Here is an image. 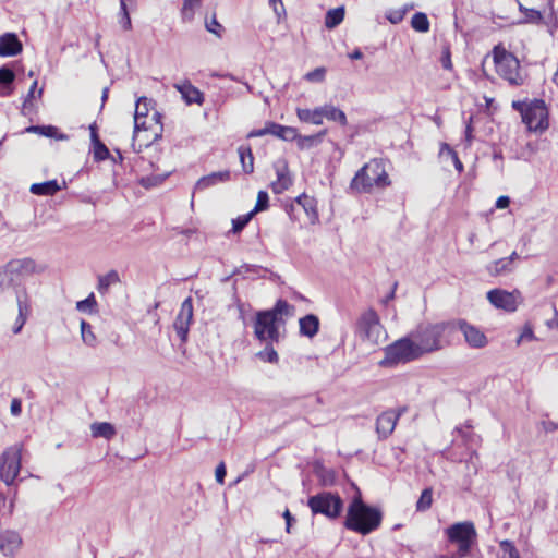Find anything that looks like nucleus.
<instances>
[{
	"label": "nucleus",
	"instance_id": "f257e3e1",
	"mask_svg": "<svg viewBox=\"0 0 558 558\" xmlns=\"http://www.w3.org/2000/svg\"><path fill=\"white\" fill-rule=\"evenodd\" d=\"M454 325L447 322L421 323L409 333L421 356L440 351L452 343Z\"/></svg>",
	"mask_w": 558,
	"mask_h": 558
},
{
	"label": "nucleus",
	"instance_id": "f03ea898",
	"mask_svg": "<svg viewBox=\"0 0 558 558\" xmlns=\"http://www.w3.org/2000/svg\"><path fill=\"white\" fill-rule=\"evenodd\" d=\"M293 314L294 306L282 299H279L272 308L256 312L254 320L255 337L260 342H279V327L284 324L283 317H290Z\"/></svg>",
	"mask_w": 558,
	"mask_h": 558
},
{
	"label": "nucleus",
	"instance_id": "7ed1b4c3",
	"mask_svg": "<svg viewBox=\"0 0 558 558\" xmlns=\"http://www.w3.org/2000/svg\"><path fill=\"white\" fill-rule=\"evenodd\" d=\"M391 184L381 159H372L365 163L350 182V190L356 194H371Z\"/></svg>",
	"mask_w": 558,
	"mask_h": 558
},
{
	"label": "nucleus",
	"instance_id": "20e7f679",
	"mask_svg": "<svg viewBox=\"0 0 558 558\" xmlns=\"http://www.w3.org/2000/svg\"><path fill=\"white\" fill-rule=\"evenodd\" d=\"M381 512L366 505L361 496L355 497L348 507L344 526L362 535H367L378 529L381 523Z\"/></svg>",
	"mask_w": 558,
	"mask_h": 558
},
{
	"label": "nucleus",
	"instance_id": "39448f33",
	"mask_svg": "<svg viewBox=\"0 0 558 558\" xmlns=\"http://www.w3.org/2000/svg\"><path fill=\"white\" fill-rule=\"evenodd\" d=\"M384 352L385 357L379 362L383 367H392L422 357L410 333L386 347Z\"/></svg>",
	"mask_w": 558,
	"mask_h": 558
},
{
	"label": "nucleus",
	"instance_id": "423d86ee",
	"mask_svg": "<svg viewBox=\"0 0 558 558\" xmlns=\"http://www.w3.org/2000/svg\"><path fill=\"white\" fill-rule=\"evenodd\" d=\"M497 73L512 86H521L525 75L521 72L518 58L500 46L493 49Z\"/></svg>",
	"mask_w": 558,
	"mask_h": 558
},
{
	"label": "nucleus",
	"instance_id": "0eeeda50",
	"mask_svg": "<svg viewBox=\"0 0 558 558\" xmlns=\"http://www.w3.org/2000/svg\"><path fill=\"white\" fill-rule=\"evenodd\" d=\"M307 506L313 514H324L329 519H337L343 509V501L337 493L320 492L307 499Z\"/></svg>",
	"mask_w": 558,
	"mask_h": 558
},
{
	"label": "nucleus",
	"instance_id": "6e6552de",
	"mask_svg": "<svg viewBox=\"0 0 558 558\" xmlns=\"http://www.w3.org/2000/svg\"><path fill=\"white\" fill-rule=\"evenodd\" d=\"M445 533L450 543L458 545L459 557L466 556L476 539L475 526L470 521L454 523Z\"/></svg>",
	"mask_w": 558,
	"mask_h": 558
},
{
	"label": "nucleus",
	"instance_id": "1a4fd4ad",
	"mask_svg": "<svg viewBox=\"0 0 558 558\" xmlns=\"http://www.w3.org/2000/svg\"><path fill=\"white\" fill-rule=\"evenodd\" d=\"M356 332L363 340L372 344H378L386 338L379 316L373 308H368L360 316L356 323Z\"/></svg>",
	"mask_w": 558,
	"mask_h": 558
},
{
	"label": "nucleus",
	"instance_id": "9d476101",
	"mask_svg": "<svg viewBox=\"0 0 558 558\" xmlns=\"http://www.w3.org/2000/svg\"><path fill=\"white\" fill-rule=\"evenodd\" d=\"M22 445L7 448L0 457V478L8 486L12 485L21 470Z\"/></svg>",
	"mask_w": 558,
	"mask_h": 558
},
{
	"label": "nucleus",
	"instance_id": "9b49d317",
	"mask_svg": "<svg viewBox=\"0 0 558 558\" xmlns=\"http://www.w3.org/2000/svg\"><path fill=\"white\" fill-rule=\"evenodd\" d=\"M522 122L530 132L543 133L549 126L548 110L545 101L535 99L529 102V108L524 109Z\"/></svg>",
	"mask_w": 558,
	"mask_h": 558
},
{
	"label": "nucleus",
	"instance_id": "f8f14e48",
	"mask_svg": "<svg viewBox=\"0 0 558 558\" xmlns=\"http://www.w3.org/2000/svg\"><path fill=\"white\" fill-rule=\"evenodd\" d=\"M450 324L454 325L453 335L461 331L466 343L472 348H484L487 344V338L477 327L470 325L464 319H453Z\"/></svg>",
	"mask_w": 558,
	"mask_h": 558
},
{
	"label": "nucleus",
	"instance_id": "ddd939ff",
	"mask_svg": "<svg viewBox=\"0 0 558 558\" xmlns=\"http://www.w3.org/2000/svg\"><path fill=\"white\" fill-rule=\"evenodd\" d=\"M193 320V300L186 298L180 307L179 314L174 320L173 328L182 342H186L190 325Z\"/></svg>",
	"mask_w": 558,
	"mask_h": 558
},
{
	"label": "nucleus",
	"instance_id": "4468645a",
	"mask_svg": "<svg viewBox=\"0 0 558 558\" xmlns=\"http://www.w3.org/2000/svg\"><path fill=\"white\" fill-rule=\"evenodd\" d=\"M520 292H508L502 289H493L487 292L488 301L497 308L514 312L518 308Z\"/></svg>",
	"mask_w": 558,
	"mask_h": 558
},
{
	"label": "nucleus",
	"instance_id": "2eb2a0df",
	"mask_svg": "<svg viewBox=\"0 0 558 558\" xmlns=\"http://www.w3.org/2000/svg\"><path fill=\"white\" fill-rule=\"evenodd\" d=\"M16 303H17V317L15 319L12 331L17 335L22 331L28 316L31 315V298L25 288H19L15 290Z\"/></svg>",
	"mask_w": 558,
	"mask_h": 558
},
{
	"label": "nucleus",
	"instance_id": "dca6fc26",
	"mask_svg": "<svg viewBox=\"0 0 558 558\" xmlns=\"http://www.w3.org/2000/svg\"><path fill=\"white\" fill-rule=\"evenodd\" d=\"M23 539L16 531L7 530L0 533V553L9 558H14L21 550Z\"/></svg>",
	"mask_w": 558,
	"mask_h": 558
},
{
	"label": "nucleus",
	"instance_id": "f3484780",
	"mask_svg": "<svg viewBox=\"0 0 558 558\" xmlns=\"http://www.w3.org/2000/svg\"><path fill=\"white\" fill-rule=\"evenodd\" d=\"M149 100L146 97H141L136 101L135 112H134V134L133 140H135L140 132L148 131L153 128V125H147L146 118L149 112Z\"/></svg>",
	"mask_w": 558,
	"mask_h": 558
},
{
	"label": "nucleus",
	"instance_id": "a211bd4d",
	"mask_svg": "<svg viewBox=\"0 0 558 558\" xmlns=\"http://www.w3.org/2000/svg\"><path fill=\"white\" fill-rule=\"evenodd\" d=\"M399 420V414H395V410H387L383 412L376 420V433L379 439L388 438Z\"/></svg>",
	"mask_w": 558,
	"mask_h": 558
},
{
	"label": "nucleus",
	"instance_id": "6ab92c4d",
	"mask_svg": "<svg viewBox=\"0 0 558 558\" xmlns=\"http://www.w3.org/2000/svg\"><path fill=\"white\" fill-rule=\"evenodd\" d=\"M23 50V44L15 33L0 35V57H15Z\"/></svg>",
	"mask_w": 558,
	"mask_h": 558
},
{
	"label": "nucleus",
	"instance_id": "aec40b11",
	"mask_svg": "<svg viewBox=\"0 0 558 558\" xmlns=\"http://www.w3.org/2000/svg\"><path fill=\"white\" fill-rule=\"evenodd\" d=\"M277 180L271 183L274 193L280 194L292 185V179L289 173L288 165L280 160L275 165Z\"/></svg>",
	"mask_w": 558,
	"mask_h": 558
},
{
	"label": "nucleus",
	"instance_id": "412c9836",
	"mask_svg": "<svg viewBox=\"0 0 558 558\" xmlns=\"http://www.w3.org/2000/svg\"><path fill=\"white\" fill-rule=\"evenodd\" d=\"M35 266V262L31 258L13 259L5 265L8 271L15 278V282L21 277L33 274Z\"/></svg>",
	"mask_w": 558,
	"mask_h": 558
},
{
	"label": "nucleus",
	"instance_id": "4be33fe9",
	"mask_svg": "<svg viewBox=\"0 0 558 558\" xmlns=\"http://www.w3.org/2000/svg\"><path fill=\"white\" fill-rule=\"evenodd\" d=\"M231 178V172L229 170L218 171V172H211L208 175L202 177L195 185V190H206L210 186H214L221 182H227Z\"/></svg>",
	"mask_w": 558,
	"mask_h": 558
},
{
	"label": "nucleus",
	"instance_id": "5701e85b",
	"mask_svg": "<svg viewBox=\"0 0 558 558\" xmlns=\"http://www.w3.org/2000/svg\"><path fill=\"white\" fill-rule=\"evenodd\" d=\"M177 89L181 93L186 104L202 105L204 102V95L198 88L193 86L191 83H184L182 85H175Z\"/></svg>",
	"mask_w": 558,
	"mask_h": 558
},
{
	"label": "nucleus",
	"instance_id": "b1692460",
	"mask_svg": "<svg viewBox=\"0 0 558 558\" xmlns=\"http://www.w3.org/2000/svg\"><path fill=\"white\" fill-rule=\"evenodd\" d=\"M300 333L302 336L313 338L319 330V319L314 314H307L300 318Z\"/></svg>",
	"mask_w": 558,
	"mask_h": 558
},
{
	"label": "nucleus",
	"instance_id": "393cba45",
	"mask_svg": "<svg viewBox=\"0 0 558 558\" xmlns=\"http://www.w3.org/2000/svg\"><path fill=\"white\" fill-rule=\"evenodd\" d=\"M14 80L15 73L9 65L0 68V96L7 97L13 93Z\"/></svg>",
	"mask_w": 558,
	"mask_h": 558
},
{
	"label": "nucleus",
	"instance_id": "a878e982",
	"mask_svg": "<svg viewBox=\"0 0 558 558\" xmlns=\"http://www.w3.org/2000/svg\"><path fill=\"white\" fill-rule=\"evenodd\" d=\"M514 268L515 266L511 265L505 257L486 265V271L493 277L509 275Z\"/></svg>",
	"mask_w": 558,
	"mask_h": 558
},
{
	"label": "nucleus",
	"instance_id": "bb28decb",
	"mask_svg": "<svg viewBox=\"0 0 558 558\" xmlns=\"http://www.w3.org/2000/svg\"><path fill=\"white\" fill-rule=\"evenodd\" d=\"M62 189L57 180H49L32 184L29 191L35 195L52 196Z\"/></svg>",
	"mask_w": 558,
	"mask_h": 558
},
{
	"label": "nucleus",
	"instance_id": "cd10ccee",
	"mask_svg": "<svg viewBox=\"0 0 558 558\" xmlns=\"http://www.w3.org/2000/svg\"><path fill=\"white\" fill-rule=\"evenodd\" d=\"M269 134L283 141H294L298 137V130L276 122H269Z\"/></svg>",
	"mask_w": 558,
	"mask_h": 558
},
{
	"label": "nucleus",
	"instance_id": "c85d7f7f",
	"mask_svg": "<svg viewBox=\"0 0 558 558\" xmlns=\"http://www.w3.org/2000/svg\"><path fill=\"white\" fill-rule=\"evenodd\" d=\"M92 436L94 438L111 439L116 435V428L112 424L107 422H95L90 425Z\"/></svg>",
	"mask_w": 558,
	"mask_h": 558
},
{
	"label": "nucleus",
	"instance_id": "c756f323",
	"mask_svg": "<svg viewBox=\"0 0 558 558\" xmlns=\"http://www.w3.org/2000/svg\"><path fill=\"white\" fill-rule=\"evenodd\" d=\"M296 116L302 122L312 123L315 125L323 123L322 107H317L314 110L299 108L296 110Z\"/></svg>",
	"mask_w": 558,
	"mask_h": 558
},
{
	"label": "nucleus",
	"instance_id": "7c9ffc66",
	"mask_svg": "<svg viewBox=\"0 0 558 558\" xmlns=\"http://www.w3.org/2000/svg\"><path fill=\"white\" fill-rule=\"evenodd\" d=\"M240 161L245 173L254 171V157L250 145H241L238 148Z\"/></svg>",
	"mask_w": 558,
	"mask_h": 558
},
{
	"label": "nucleus",
	"instance_id": "2f4dec72",
	"mask_svg": "<svg viewBox=\"0 0 558 558\" xmlns=\"http://www.w3.org/2000/svg\"><path fill=\"white\" fill-rule=\"evenodd\" d=\"M322 114L323 118H326L327 120L330 121L339 122L341 125H347L348 123L345 113L332 105L322 106Z\"/></svg>",
	"mask_w": 558,
	"mask_h": 558
},
{
	"label": "nucleus",
	"instance_id": "473e14b6",
	"mask_svg": "<svg viewBox=\"0 0 558 558\" xmlns=\"http://www.w3.org/2000/svg\"><path fill=\"white\" fill-rule=\"evenodd\" d=\"M344 19V8L330 9L325 16V26L328 29L337 27Z\"/></svg>",
	"mask_w": 558,
	"mask_h": 558
},
{
	"label": "nucleus",
	"instance_id": "72a5a7b5",
	"mask_svg": "<svg viewBox=\"0 0 558 558\" xmlns=\"http://www.w3.org/2000/svg\"><path fill=\"white\" fill-rule=\"evenodd\" d=\"M202 0H183L181 19L183 22H191L194 19L195 10L201 8Z\"/></svg>",
	"mask_w": 558,
	"mask_h": 558
},
{
	"label": "nucleus",
	"instance_id": "f704fd0d",
	"mask_svg": "<svg viewBox=\"0 0 558 558\" xmlns=\"http://www.w3.org/2000/svg\"><path fill=\"white\" fill-rule=\"evenodd\" d=\"M120 282V277L117 270H110L104 276H99L98 278V291L100 293H106L110 286Z\"/></svg>",
	"mask_w": 558,
	"mask_h": 558
},
{
	"label": "nucleus",
	"instance_id": "c9c22d12",
	"mask_svg": "<svg viewBox=\"0 0 558 558\" xmlns=\"http://www.w3.org/2000/svg\"><path fill=\"white\" fill-rule=\"evenodd\" d=\"M326 130L315 134V135H306L301 136L298 134V137L295 138L298 141V146L300 149H310L313 146L317 145L322 142L323 136L326 134Z\"/></svg>",
	"mask_w": 558,
	"mask_h": 558
},
{
	"label": "nucleus",
	"instance_id": "e433bc0d",
	"mask_svg": "<svg viewBox=\"0 0 558 558\" xmlns=\"http://www.w3.org/2000/svg\"><path fill=\"white\" fill-rule=\"evenodd\" d=\"M411 26L416 32L427 33L429 31L430 24L425 13L417 12L411 19Z\"/></svg>",
	"mask_w": 558,
	"mask_h": 558
},
{
	"label": "nucleus",
	"instance_id": "4c0bfd02",
	"mask_svg": "<svg viewBox=\"0 0 558 558\" xmlns=\"http://www.w3.org/2000/svg\"><path fill=\"white\" fill-rule=\"evenodd\" d=\"M92 140L95 144L94 158L96 160H105L109 156V149L98 138V135L94 129H92Z\"/></svg>",
	"mask_w": 558,
	"mask_h": 558
},
{
	"label": "nucleus",
	"instance_id": "58836bf2",
	"mask_svg": "<svg viewBox=\"0 0 558 558\" xmlns=\"http://www.w3.org/2000/svg\"><path fill=\"white\" fill-rule=\"evenodd\" d=\"M81 336H82L83 342L86 345L92 347V348L96 347L97 338H96V336L94 335V332L92 330L90 324H88L85 320L81 322Z\"/></svg>",
	"mask_w": 558,
	"mask_h": 558
},
{
	"label": "nucleus",
	"instance_id": "ea45409f",
	"mask_svg": "<svg viewBox=\"0 0 558 558\" xmlns=\"http://www.w3.org/2000/svg\"><path fill=\"white\" fill-rule=\"evenodd\" d=\"M296 204L301 205L307 215H317L316 201L306 194H301L295 198Z\"/></svg>",
	"mask_w": 558,
	"mask_h": 558
},
{
	"label": "nucleus",
	"instance_id": "a19ab883",
	"mask_svg": "<svg viewBox=\"0 0 558 558\" xmlns=\"http://www.w3.org/2000/svg\"><path fill=\"white\" fill-rule=\"evenodd\" d=\"M433 502V489L430 487L425 488L417 502H416V510L417 511H426L432 507Z\"/></svg>",
	"mask_w": 558,
	"mask_h": 558
},
{
	"label": "nucleus",
	"instance_id": "79ce46f5",
	"mask_svg": "<svg viewBox=\"0 0 558 558\" xmlns=\"http://www.w3.org/2000/svg\"><path fill=\"white\" fill-rule=\"evenodd\" d=\"M520 12L524 14V22L532 24H539L543 21L541 11L535 9H529L520 4Z\"/></svg>",
	"mask_w": 558,
	"mask_h": 558
},
{
	"label": "nucleus",
	"instance_id": "37998d69",
	"mask_svg": "<svg viewBox=\"0 0 558 558\" xmlns=\"http://www.w3.org/2000/svg\"><path fill=\"white\" fill-rule=\"evenodd\" d=\"M126 1L128 0H120L119 23L123 29L130 31L132 28V21L128 10Z\"/></svg>",
	"mask_w": 558,
	"mask_h": 558
},
{
	"label": "nucleus",
	"instance_id": "c03bdc74",
	"mask_svg": "<svg viewBox=\"0 0 558 558\" xmlns=\"http://www.w3.org/2000/svg\"><path fill=\"white\" fill-rule=\"evenodd\" d=\"M265 343H266L265 349L259 351L257 353V356L264 362L277 363L278 354L272 347L274 343H270V342H265Z\"/></svg>",
	"mask_w": 558,
	"mask_h": 558
},
{
	"label": "nucleus",
	"instance_id": "a18cd8bd",
	"mask_svg": "<svg viewBox=\"0 0 558 558\" xmlns=\"http://www.w3.org/2000/svg\"><path fill=\"white\" fill-rule=\"evenodd\" d=\"M37 87V80H35L27 93V95L24 98L23 105H22V114L27 116L33 111V99L35 98V90Z\"/></svg>",
	"mask_w": 558,
	"mask_h": 558
},
{
	"label": "nucleus",
	"instance_id": "49530a36",
	"mask_svg": "<svg viewBox=\"0 0 558 558\" xmlns=\"http://www.w3.org/2000/svg\"><path fill=\"white\" fill-rule=\"evenodd\" d=\"M161 114L157 111L154 112L151 120L154 121V130L151 138L147 137L146 143L144 145L148 146L154 141L158 140L161 136L162 124L160 122Z\"/></svg>",
	"mask_w": 558,
	"mask_h": 558
},
{
	"label": "nucleus",
	"instance_id": "de8ad7c7",
	"mask_svg": "<svg viewBox=\"0 0 558 558\" xmlns=\"http://www.w3.org/2000/svg\"><path fill=\"white\" fill-rule=\"evenodd\" d=\"M254 217V211H250L246 215L239 216L238 218L232 220V231L234 233L241 232L247 223L251 221V219Z\"/></svg>",
	"mask_w": 558,
	"mask_h": 558
},
{
	"label": "nucleus",
	"instance_id": "09e8293b",
	"mask_svg": "<svg viewBox=\"0 0 558 558\" xmlns=\"http://www.w3.org/2000/svg\"><path fill=\"white\" fill-rule=\"evenodd\" d=\"M97 305L94 293H90L86 299L76 303V310L80 312L93 313Z\"/></svg>",
	"mask_w": 558,
	"mask_h": 558
},
{
	"label": "nucleus",
	"instance_id": "8fccbe9b",
	"mask_svg": "<svg viewBox=\"0 0 558 558\" xmlns=\"http://www.w3.org/2000/svg\"><path fill=\"white\" fill-rule=\"evenodd\" d=\"M15 278L8 271L7 267L0 268V290L14 286Z\"/></svg>",
	"mask_w": 558,
	"mask_h": 558
},
{
	"label": "nucleus",
	"instance_id": "3c124183",
	"mask_svg": "<svg viewBox=\"0 0 558 558\" xmlns=\"http://www.w3.org/2000/svg\"><path fill=\"white\" fill-rule=\"evenodd\" d=\"M40 135L46 137H52L57 140H68V135L63 133H59V130L57 126L53 125H43V131L40 132Z\"/></svg>",
	"mask_w": 558,
	"mask_h": 558
},
{
	"label": "nucleus",
	"instance_id": "603ef678",
	"mask_svg": "<svg viewBox=\"0 0 558 558\" xmlns=\"http://www.w3.org/2000/svg\"><path fill=\"white\" fill-rule=\"evenodd\" d=\"M268 206H269L268 193L266 191H259L257 194L256 205L252 211H254V215H255L258 211H263V210L267 209Z\"/></svg>",
	"mask_w": 558,
	"mask_h": 558
},
{
	"label": "nucleus",
	"instance_id": "864d4df0",
	"mask_svg": "<svg viewBox=\"0 0 558 558\" xmlns=\"http://www.w3.org/2000/svg\"><path fill=\"white\" fill-rule=\"evenodd\" d=\"M500 547L504 553L502 558H520V554L515 546L510 541H502Z\"/></svg>",
	"mask_w": 558,
	"mask_h": 558
},
{
	"label": "nucleus",
	"instance_id": "5fc2aeb1",
	"mask_svg": "<svg viewBox=\"0 0 558 558\" xmlns=\"http://www.w3.org/2000/svg\"><path fill=\"white\" fill-rule=\"evenodd\" d=\"M405 16V10H400V9H391V10H388L386 12V19L391 23V24H399L403 21Z\"/></svg>",
	"mask_w": 558,
	"mask_h": 558
},
{
	"label": "nucleus",
	"instance_id": "6e6d98bb",
	"mask_svg": "<svg viewBox=\"0 0 558 558\" xmlns=\"http://www.w3.org/2000/svg\"><path fill=\"white\" fill-rule=\"evenodd\" d=\"M206 29L217 36H221V32L223 31L222 25L217 21L214 15L209 22H206Z\"/></svg>",
	"mask_w": 558,
	"mask_h": 558
},
{
	"label": "nucleus",
	"instance_id": "4d7b16f0",
	"mask_svg": "<svg viewBox=\"0 0 558 558\" xmlns=\"http://www.w3.org/2000/svg\"><path fill=\"white\" fill-rule=\"evenodd\" d=\"M326 70L324 68H317L305 75V78L310 82H322L325 77Z\"/></svg>",
	"mask_w": 558,
	"mask_h": 558
},
{
	"label": "nucleus",
	"instance_id": "13d9d810",
	"mask_svg": "<svg viewBox=\"0 0 558 558\" xmlns=\"http://www.w3.org/2000/svg\"><path fill=\"white\" fill-rule=\"evenodd\" d=\"M444 150H447L448 154L451 156L453 162H454V167L456 169L459 171V172H462L463 171V163L461 162V160L459 159L457 153L448 145V144H444L442 145V149L441 151Z\"/></svg>",
	"mask_w": 558,
	"mask_h": 558
},
{
	"label": "nucleus",
	"instance_id": "bf43d9fd",
	"mask_svg": "<svg viewBox=\"0 0 558 558\" xmlns=\"http://www.w3.org/2000/svg\"><path fill=\"white\" fill-rule=\"evenodd\" d=\"M472 122H473V117L470 116L468 121H465V132H464L465 133V142H466L468 146H470L473 141Z\"/></svg>",
	"mask_w": 558,
	"mask_h": 558
},
{
	"label": "nucleus",
	"instance_id": "052dcab7",
	"mask_svg": "<svg viewBox=\"0 0 558 558\" xmlns=\"http://www.w3.org/2000/svg\"><path fill=\"white\" fill-rule=\"evenodd\" d=\"M10 412L13 416H20L22 413V401L19 398H13L10 405Z\"/></svg>",
	"mask_w": 558,
	"mask_h": 558
},
{
	"label": "nucleus",
	"instance_id": "680f3d73",
	"mask_svg": "<svg viewBox=\"0 0 558 558\" xmlns=\"http://www.w3.org/2000/svg\"><path fill=\"white\" fill-rule=\"evenodd\" d=\"M227 474L226 465L223 462H221L217 468L215 472L216 481L220 484L225 482V477Z\"/></svg>",
	"mask_w": 558,
	"mask_h": 558
},
{
	"label": "nucleus",
	"instance_id": "e2e57ef3",
	"mask_svg": "<svg viewBox=\"0 0 558 558\" xmlns=\"http://www.w3.org/2000/svg\"><path fill=\"white\" fill-rule=\"evenodd\" d=\"M269 4L272 7L274 12L278 17H280L281 14L284 13V7L281 0H269Z\"/></svg>",
	"mask_w": 558,
	"mask_h": 558
},
{
	"label": "nucleus",
	"instance_id": "0e129e2a",
	"mask_svg": "<svg viewBox=\"0 0 558 558\" xmlns=\"http://www.w3.org/2000/svg\"><path fill=\"white\" fill-rule=\"evenodd\" d=\"M269 134V122L266 123L265 128L253 130L247 134V137H260Z\"/></svg>",
	"mask_w": 558,
	"mask_h": 558
},
{
	"label": "nucleus",
	"instance_id": "69168bd1",
	"mask_svg": "<svg viewBox=\"0 0 558 558\" xmlns=\"http://www.w3.org/2000/svg\"><path fill=\"white\" fill-rule=\"evenodd\" d=\"M440 61H441V65H442L444 69H446V70H451L452 69V63H451V58H450L449 49H446L442 52Z\"/></svg>",
	"mask_w": 558,
	"mask_h": 558
},
{
	"label": "nucleus",
	"instance_id": "338daca9",
	"mask_svg": "<svg viewBox=\"0 0 558 558\" xmlns=\"http://www.w3.org/2000/svg\"><path fill=\"white\" fill-rule=\"evenodd\" d=\"M542 427L545 433H553L558 429V424L551 421H543Z\"/></svg>",
	"mask_w": 558,
	"mask_h": 558
},
{
	"label": "nucleus",
	"instance_id": "774afa93",
	"mask_svg": "<svg viewBox=\"0 0 558 558\" xmlns=\"http://www.w3.org/2000/svg\"><path fill=\"white\" fill-rule=\"evenodd\" d=\"M510 204V198L508 196H500L496 201V207L504 209L507 208Z\"/></svg>",
	"mask_w": 558,
	"mask_h": 558
}]
</instances>
